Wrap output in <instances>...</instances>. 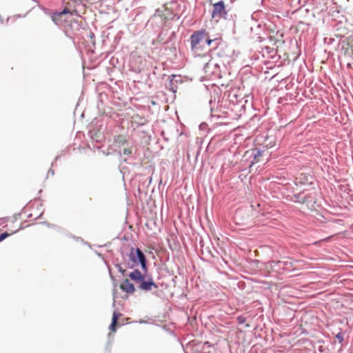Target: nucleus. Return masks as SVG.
Here are the masks:
<instances>
[{
	"label": "nucleus",
	"instance_id": "f257e3e1",
	"mask_svg": "<svg viewBox=\"0 0 353 353\" xmlns=\"http://www.w3.org/2000/svg\"><path fill=\"white\" fill-rule=\"evenodd\" d=\"M217 40L210 39L205 30L196 31L190 37L191 49L194 53L200 55L205 50L207 46H210L212 43Z\"/></svg>",
	"mask_w": 353,
	"mask_h": 353
},
{
	"label": "nucleus",
	"instance_id": "f03ea898",
	"mask_svg": "<svg viewBox=\"0 0 353 353\" xmlns=\"http://www.w3.org/2000/svg\"><path fill=\"white\" fill-rule=\"evenodd\" d=\"M128 267L133 268L140 264L143 270H146V259L139 248H132L129 254Z\"/></svg>",
	"mask_w": 353,
	"mask_h": 353
},
{
	"label": "nucleus",
	"instance_id": "7ed1b4c3",
	"mask_svg": "<svg viewBox=\"0 0 353 353\" xmlns=\"http://www.w3.org/2000/svg\"><path fill=\"white\" fill-rule=\"evenodd\" d=\"M253 156L254 157L251 161L250 168L252 170L255 165L259 164V165L255 168V170H257L259 168H263V166L269 161L270 154L268 150H254Z\"/></svg>",
	"mask_w": 353,
	"mask_h": 353
},
{
	"label": "nucleus",
	"instance_id": "20e7f679",
	"mask_svg": "<svg viewBox=\"0 0 353 353\" xmlns=\"http://www.w3.org/2000/svg\"><path fill=\"white\" fill-rule=\"evenodd\" d=\"M74 13L67 8H65L63 11L53 13L52 16V21L57 25H62L65 23L72 21L76 22V19L74 18Z\"/></svg>",
	"mask_w": 353,
	"mask_h": 353
},
{
	"label": "nucleus",
	"instance_id": "39448f33",
	"mask_svg": "<svg viewBox=\"0 0 353 353\" xmlns=\"http://www.w3.org/2000/svg\"><path fill=\"white\" fill-rule=\"evenodd\" d=\"M227 12L225 10V3L223 1L216 3L213 5L212 17L218 21L221 18L225 17Z\"/></svg>",
	"mask_w": 353,
	"mask_h": 353
},
{
	"label": "nucleus",
	"instance_id": "423d86ee",
	"mask_svg": "<svg viewBox=\"0 0 353 353\" xmlns=\"http://www.w3.org/2000/svg\"><path fill=\"white\" fill-rule=\"evenodd\" d=\"M268 37L276 50L284 43L283 33L279 30H270Z\"/></svg>",
	"mask_w": 353,
	"mask_h": 353
},
{
	"label": "nucleus",
	"instance_id": "0eeeda50",
	"mask_svg": "<svg viewBox=\"0 0 353 353\" xmlns=\"http://www.w3.org/2000/svg\"><path fill=\"white\" fill-rule=\"evenodd\" d=\"M157 285L153 281L152 279H149L147 281L143 279L141 281L139 288L144 291H150L152 288H157Z\"/></svg>",
	"mask_w": 353,
	"mask_h": 353
},
{
	"label": "nucleus",
	"instance_id": "6e6552de",
	"mask_svg": "<svg viewBox=\"0 0 353 353\" xmlns=\"http://www.w3.org/2000/svg\"><path fill=\"white\" fill-rule=\"evenodd\" d=\"M120 288L123 291L132 294L135 291V288L134 285L128 279H125L121 284Z\"/></svg>",
	"mask_w": 353,
	"mask_h": 353
},
{
	"label": "nucleus",
	"instance_id": "1a4fd4ad",
	"mask_svg": "<svg viewBox=\"0 0 353 353\" xmlns=\"http://www.w3.org/2000/svg\"><path fill=\"white\" fill-rule=\"evenodd\" d=\"M157 12V13H159V15L165 20L173 19V12L170 8H168L165 6H163V10L158 9Z\"/></svg>",
	"mask_w": 353,
	"mask_h": 353
},
{
	"label": "nucleus",
	"instance_id": "9d476101",
	"mask_svg": "<svg viewBox=\"0 0 353 353\" xmlns=\"http://www.w3.org/2000/svg\"><path fill=\"white\" fill-rule=\"evenodd\" d=\"M121 316V314H119V312H114L113 313L112 323L109 326L110 330L112 331V332H116V330H117L116 327L117 325V322Z\"/></svg>",
	"mask_w": 353,
	"mask_h": 353
},
{
	"label": "nucleus",
	"instance_id": "9b49d317",
	"mask_svg": "<svg viewBox=\"0 0 353 353\" xmlns=\"http://www.w3.org/2000/svg\"><path fill=\"white\" fill-rule=\"evenodd\" d=\"M130 278L137 282H141L143 279V276L138 270H135L129 274Z\"/></svg>",
	"mask_w": 353,
	"mask_h": 353
},
{
	"label": "nucleus",
	"instance_id": "f8f14e48",
	"mask_svg": "<svg viewBox=\"0 0 353 353\" xmlns=\"http://www.w3.org/2000/svg\"><path fill=\"white\" fill-rule=\"evenodd\" d=\"M114 141L119 147H121L122 145H124L125 143H127L128 140L125 135L119 134V135L114 137Z\"/></svg>",
	"mask_w": 353,
	"mask_h": 353
},
{
	"label": "nucleus",
	"instance_id": "ddd939ff",
	"mask_svg": "<svg viewBox=\"0 0 353 353\" xmlns=\"http://www.w3.org/2000/svg\"><path fill=\"white\" fill-rule=\"evenodd\" d=\"M336 337L338 339L339 343H342L343 341V335L341 332L338 333L336 335Z\"/></svg>",
	"mask_w": 353,
	"mask_h": 353
},
{
	"label": "nucleus",
	"instance_id": "4468645a",
	"mask_svg": "<svg viewBox=\"0 0 353 353\" xmlns=\"http://www.w3.org/2000/svg\"><path fill=\"white\" fill-rule=\"evenodd\" d=\"M10 236V234L8 232H4L0 235V242L4 240L6 238Z\"/></svg>",
	"mask_w": 353,
	"mask_h": 353
},
{
	"label": "nucleus",
	"instance_id": "2eb2a0df",
	"mask_svg": "<svg viewBox=\"0 0 353 353\" xmlns=\"http://www.w3.org/2000/svg\"><path fill=\"white\" fill-rule=\"evenodd\" d=\"M131 154H132L131 149H130V148H125L123 150V154H125L126 156H130Z\"/></svg>",
	"mask_w": 353,
	"mask_h": 353
},
{
	"label": "nucleus",
	"instance_id": "dca6fc26",
	"mask_svg": "<svg viewBox=\"0 0 353 353\" xmlns=\"http://www.w3.org/2000/svg\"><path fill=\"white\" fill-rule=\"evenodd\" d=\"M294 196H295L296 199H299V196L294 195ZM295 201H298V202H301V203H304V202H305V200H304L303 199H296Z\"/></svg>",
	"mask_w": 353,
	"mask_h": 353
},
{
	"label": "nucleus",
	"instance_id": "f3484780",
	"mask_svg": "<svg viewBox=\"0 0 353 353\" xmlns=\"http://www.w3.org/2000/svg\"><path fill=\"white\" fill-rule=\"evenodd\" d=\"M350 57L353 59V48H351Z\"/></svg>",
	"mask_w": 353,
	"mask_h": 353
},
{
	"label": "nucleus",
	"instance_id": "a211bd4d",
	"mask_svg": "<svg viewBox=\"0 0 353 353\" xmlns=\"http://www.w3.org/2000/svg\"><path fill=\"white\" fill-rule=\"evenodd\" d=\"M120 271L122 272V274H124V273H125V270H121V269L120 270Z\"/></svg>",
	"mask_w": 353,
	"mask_h": 353
},
{
	"label": "nucleus",
	"instance_id": "6ab92c4d",
	"mask_svg": "<svg viewBox=\"0 0 353 353\" xmlns=\"http://www.w3.org/2000/svg\"><path fill=\"white\" fill-rule=\"evenodd\" d=\"M221 46V43L220 42L218 43V46Z\"/></svg>",
	"mask_w": 353,
	"mask_h": 353
},
{
	"label": "nucleus",
	"instance_id": "aec40b11",
	"mask_svg": "<svg viewBox=\"0 0 353 353\" xmlns=\"http://www.w3.org/2000/svg\"><path fill=\"white\" fill-rule=\"evenodd\" d=\"M119 1H121V0H118Z\"/></svg>",
	"mask_w": 353,
	"mask_h": 353
}]
</instances>
